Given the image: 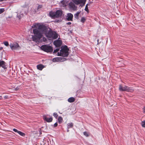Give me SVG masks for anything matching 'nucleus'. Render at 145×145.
I'll return each instance as SVG.
<instances>
[{"label":"nucleus","instance_id":"18","mask_svg":"<svg viewBox=\"0 0 145 145\" xmlns=\"http://www.w3.org/2000/svg\"><path fill=\"white\" fill-rule=\"evenodd\" d=\"M37 68L40 70H42L44 68V66L42 65H37Z\"/></svg>","mask_w":145,"mask_h":145},{"label":"nucleus","instance_id":"13","mask_svg":"<svg viewBox=\"0 0 145 145\" xmlns=\"http://www.w3.org/2000/svg\"><path fill=\"white\" fill-rule=\"evenodd\" d=\"M52 61L54 62H57L59 61H63L64 60L61 57H56L53 58L52 59Z\"/></svg>","mask_w":145,"mask_h":145},{"label":"nucleus","instance_id":"37","mask_svg":"<svg viewBox=\"0 0 145 145\" xmlns=\"http://www.w3.org/2000/svg\"><path fill=\"white\" fill-rule=\"evenodd\" d=\"M3 49V48L2 47H0V50H2Z\"/></svg>","mask_w":145,"mask_h":145},{"label":"nucleus","instance_id":"38","mask_svg":"<svg viewBox=\"0 0 145 145\" xmlns=\"http://www.w3.org/2000/svg\"><path fill=\"white\" fill-rule=\"evenodd\" d=\"M69 131V130H67V131L68 132Z\"/></svg>","mask_w":145,"mask_h":145},{"label":"nucleus","instance_id":"23","mask_svg":"<svg viewBox=\"0 0 145 145\" xmlns=\"http://www.w3.org/2000/svg\"><path fill=\"white\" fill-rule=\"evenodd\" d=\"M19 134L20 135L22 136H23V137H24L25 135V134L21 132V131H19Z\"/></svg>","mask_w":145,"mask_h":145},{"label":"nucleus","instance_id":"27","mask_svg":"<svg viewBox=\"0 0 145 145\" xmlns=\"http://www.w3.org/2000/svg\"><path fill=\"white\" fill-rule=\"evenodd\" d=\"M59 50V48H57L55 50H54L53 52L54 54L56 53H57V52Z\"/></svg>","mask_w":145,"mask_h":145},{"label":"nucleus","instance_id":"8","mask_svg":"<svg viewBox=\"0 0 145 145\" xmlns=\"http://www.w3.org/2000/svg\"><path fill=\"white\" fill-rule=\"evenodd\" d=\"M69 5L71 9L74 10H76L77 7L76 6L75 4L74 3L71 2L69 3Z\"/></svg>","mask_w":145,"mask_h":145},{"label":"nucleus","instance_id":"28","mask_svg":"<svg viewBox=\"0 0 145 145\" xmlns=\"http://www.w3.org/2000/svg\"><path fill=\"white\" fill-rule=\"evenodd\" d=\"M142 126L143 127H145V121H142L141 123Z\"/></svg>","mask_w":145,"mask_h":145},{"label":"nucleus","instance_id":"29","mask_svg":"<svg viewBox=\"0 0 145 145\" xmlns=\"http://www.w3.org/2000/svg\"><path fill=\"white\" fill-rule=\"evenodd\" d=\"M85 10L87 12L89 10H88V4H87L86 5Z\"/></svg>","mask_w":145,"mask_h":145},{"label":"nucleus","instance_id":"1","mask_svg":"<svg viewBox=\"0 0 145 145\" xmlns=\"http://www.w3.org/2000/svg\"><path fill=\"white\" fill-rule=\"evenodd\" d=\"M32 28H33L34 35H32V36L33 41L39 42H40V39L42 38L43 41H46V39L43 37V35L44 33H45L46 31V27L39 24H36L32 26Z\"/></svg>","mask_w":145,"mask_h":145},{"label":"nucleus","instance_id":"5","mask_svg":"<svg viewBox=\"0 0 145 145\" xmlns=\"http://www.w3.org/2000/svg\"><path fill=\"white\" fill-rule=\"evenodd\" d=\"M6 68V63L3 61H0V73H2L5 71Z\"/></svg>","mask_w":145,"mask_h":145},{"label":"nucleus","instance_id":"19","mask_svg":"<svg viewBox=\"0 0 145 145\" xmlns=\"http://www.w3.org/2000/svg\"><path fill=\"white\" fill-rule=\"evenodd\" d=\"M75 99L73 97H71L69 98L68 100V101L70 103H72L74 101Z\"/></svg>","mask_w":145,"mask_h":145},{"label":"nucleus","instance_id":"31","mask_svg":"<svg viewBox=\"0 0 145 145\" xmlns=\"http://www.w3.org/2000/svg\"><path fill=\"white\" fill-rule=\"evenodd\" d=\"M84 135L86 136V137H88V133L86 132H84Z\"/></svg>","mask_w":145,"mask_h":145},{"label":"nucleus","instance_id":"16","mask_svg":"<svg viewBox=\"0 0 145 145\" xmlns=\"http://www.w3.org/2000/svg\"><path fill=\"white\" fill-rule=\"evenodd\" d=\"M49 15L52 18H56V12H55L53 11H51L49 13Z\"/></svg>","mask_w":145,"mask_h":145},{"label":"nucleus","instance_id":"17","mask_svg":"<svg viewBox=\"0 0 145 145\" xmlns=\"http://www.w3.org/2000/svg\"><path fill=\"white\" fill-rule=\"evenodd\" d=\"M58 36V34L55 31L53 32V35L52 37V39H56L57 38Z\"/></svg>","mask_w":145,"mask_h":145},{"label":"nucleus","instance_id":"3","mask_svg":"<svg viewBox=\"0 0 145 145\" xmlns=\"http://www.w3.org/2000/svg\"><path fill=\"white\" fill-rule=\"evenodd\" d=\"M119 89L121 91H126L131 92L134 91V89L132 88L126 86H122L120 85L119 86Z\"/></svg>","mask_w":145,"mask_h":145},{"label":"nucleus","instance_id":"22","mask_svg":"<svg viewBox=\"0 0 145 145\" xmlns=\"http://www.w3.org/2000/svg\"><path fill=\"white\" fill-rule=\"evenodd\" d=\"M58 122L60 123H61L63 121V118L61 117H59L58 118Z\"/></svg>","mask_w":145,"mask_h":145},{"label":"nucleus","instance_id":"14","mask_svg":"<svg viewBox=\"0 0 145 145\" xmlns=\"http://www.w3.org/2000/svg\"><path fill=\"white\" fill-rule=\"evenodd\" d=\"M62 13V11L61 10H57L56 12V17L57 18L61 16Z\"/></svg>","mask_w":145,"mask_h":145},{"label":"nucleus","instance_id":"15","mask_svg":"<svg viewBox=\"0 0 145 145\" xmlns=\"http://www.w3.org/2000/svg\"><path fill=\"white\" fill-rule=\"evenodd\" d=\"M43 119L44 120L48 122H51L52 120V118L50 117L49 118H48L45 115L43 116Z\"/></svg>","mask_w":145,"mask_h":145},{"label":"nucleus","instance_id":"20","mask_svg":"<svg viewBox=\"0 0 145 145\" xmlns=\"http://www.w3.org/2000/svg\"><path fill=\"white\" fill-rule=\"evenodd\" d=\"M73 124L72 123H68L67 124V128L69 129L70 128H72L73 126Z\"/></svg>","mask_w":145,"mask_h":145},{"label":"nucleus","instance_id":"12","mask_svg":"<svg viewBox=\"0 0 145 145\" xmlns=\"http://www.w3.org/2000/svg\"><path fill=\"white\" fill-rule=\"evenodd\" d=\"M67 1L64 0L61 1L60 4V6L62 7H65L67 6Z\"/></svg>","mask_w":145,"mask_h":145},{"label":"nucleus","instance_id":"32","mask_svg":"<svg viewBox=\"0 0 145 145\" xmlns=\"http://www.w3.org/2000/svg\"><path fill=\"white\" fill-rule=\"evenodd\" d=\"M13 131H14V132H16L18 133V131L16 129H13Z\"/></svg>","mask_w":145,"mask_h":145},{"label":"nucleus","instance_id":"30","mask_svg":"<svg viewBox=\"0 0 145 145\" xmlns=\"http://www.w3.org/2000/svg\"><path fill=\"white\" fill-rule=\"evenodd\" d=\"M4 11V8H1L0 9V14L2 13Z\"/></svg>","mask_w":145,"mask_h":145},{"label":"nucleus","instance_id":"33","mask_svg":"<svg viewBox=\"0 0 145 145\" xmlns=\"http://www.w3.org/2000/svg\"><path fill=\"white\" fill-rule=\"evenodd\" d=\"M57 123H55L54 125V127H56L57 126Z\"/></svg>","mask_w":145,"mask_h":145},{"label":"nucleus","instance_id":"36","mask_svg":"<svg viewBox=\"0 0 145 145\" xmlns=\"http://www.w3.org/2000/svg\"><path fill=\"white\" fill-rule=\"evenodd\" d=\"M5 99H7L8 98V96H5L4 97Z\"/></svg>","mask_w":145,"mask_h":145},{"label":"nucleus","instance_id":"25","mask_svg":"<svg viewBox=\"0 0 145 145\" xmlns=\"http://www.w3.org/2000/svg\"><path fill=\"white\" fill-rule=\"evenodd\" d=\"M53 116L56 118H57V116H58V115L55 112L53 114Z\"/></svg>","mask_w":145,"mask_h":145},{"label":"nucleus","instance_id":"34","mask_svg":"<svg viewBox=\"0 0 145 145\" xmlns=\"http://www.w3.org/2000/svg\"><path fill=\"white\" fill-rule=\"evenodd\" d=\"M143 112L145 113V107H144L143 109Z\"/></svg>","mask_w":145,"mask_h":145},{"label":"nucleus","instance_id":"10","mask_svg":"<svg viewBox=\"0 0 145 145\" xmlns=\"http://www.w3.org/2000/svg\"><path fill=\"white\" fill-rule=\"evenodd\" d=\"M47 29H46V31L45 32V33H44V34L47 37L52 38L53 31H49L47 33Z\"/></svg>","mask_w":145,"mask_h":145},{"label":"nucleus","instance_id":"26","mask_svg":"<svg viewBox=\"0 0 145 145\" xmlns=\"http://www.w3.org/2000/svg\"><path fill=\"white\" fill-rule=\"evenodd\" d=\"M4 44L6 46H8L9 45V44L8 42L7 41H5L3 42Z\"/></svg>","mask_w":145,"mask_h":145},{"label":"nucleus","instance_id":"6","mask_svg":"<svg viewBox=\"0 0 145 145\" xmlns=\"http://www.w3.org/2000/svg\"><path fill=\"white\" fill-rule=\"evenodd\" d=\"M73 3L75 4L76 5H78L80 4L81 6H83L84 5L86 0H72Z\"/></svg>","mask_w":145,"mask_h":145},{"label":"nucleus","instance_id":"2","mask_svg":"<svg viewBox=\"0 0 145 145\" xmlns=\"http://www.w3.org/2000/svg\"><path fill=\"white\" fill-rule=\"evenodd\" d=\"M69 49L67 46H65L63 47H62L60 50V52H58L57 55L58 56H61L63 57L67 56L69 55Z\"/></svg>","mask_w":145,"mask_h":145},{"label":"nucleus","instance_id":"4","mask_svg":"<svg viewBox=\"0 0 145 145\" xmlns=\"http://www.w3.org/2000/svg\"><path fill=\"white\" fill-rule=\"evenodd\" d=\"M42 50L47 52H50L53 51V48L50 46L48 45H43L40 47Z\"/></svg>","mask_w":145,"mask_h":145},{"label":"nucleus","instance_id":"21","mask_svg":"<svg viewBox=\"0 0 145 145\" xmlns=\"http://www.w3.org/2000/svg\"><path fill=\"white\" fill-rule=\"evenodd\" d=\"M80 13V12H77L76 13L74 14V17L76 18V19L78 18L79 15Z\"/></svg>","mask_w":145,"mask_h":145},{"label":"nucleus","instance_id":"7","mask_svg":"<svg viewBox=\"0 0 145 145\" xmlns=\"http://www.w3.org/2000/svg\"><path fill=\"white\" fill-rule=\"evenodd\" d=\"M10 47L12 50H15L18 47V44L17 42H14L10 44Z\"/></svg>","mask_w":145,"mask_h":145},{"label":"nucleus","instance_id":"24","mask_svg":"<svg viewBox=\"0 0 145 145\" xmlns=\"http://www.w3.org/2000/svg\"><path fill=\"white\" fill-rule=\"evenodd\" d=\"M86 20V18L84 17H82L81 20V22L82 23H84L85 22Z\"/></svg>","mask_w":145,"mask_h":145},{"label":"nucleus","instance_id":"9","mask_svg":"<svg viewBox=\"0 0 145 145\" xmlns=\"http://www.w3.org/2000/svg\"><path fill=\"white\" fill-rule=\"evenodd\" d=\"M62 42L61 40H57L54 41V44L56 47H59L62 44Z\"/></svg>","mask_w":145,"mask_h":145},{"label":"nucleus","instance_id":"11","mask_svg":"<svg viewBox=\"0 0 145 145\" xmlns=\"http://www.w3.org/2000/svg\"><path fill=\"white\" fill-rule=\"evenodd\" d=\"M73 17V15L71 13H69L67 14L66 19L68 21H72Z\"/></svg>","mask_w":145,"mask_h":145},{"label":"nucleus","instance_id":"35","mask_svg":"<svg viewBox=\"0 0 145 145\" xmlns=\"http://www.w3.org/2000/svg\"><path fill=\"white\" fill-rule=\"evenodd\" d=\"M71 24V23L70 22H68L67 23V24L70 25Z\"/></svg>","mask_w":145,"mask_h":145}]
</instances>
